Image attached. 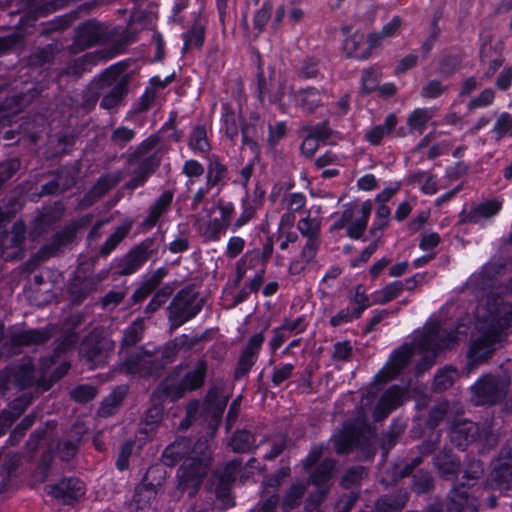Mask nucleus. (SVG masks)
I'll use <instances>...</instances> for the list:
<instances>
[{
  "mask_svg": "<svg viewBox=\"0 0 512 512\" xmlns=\"http://www.w3.org/2000/svg\"><path fill=\"white\" fill-rule=\"evenodd\" d=\"M460 333L459 329L448 332L445 322L431 317L419 337H416L412 343L404 344L390 355L386 364L374 376V383L381 384L395 378L416 353L421 355L417 371L422 372L430 368L439 353L449 349L458 340Z\"/></svg>",
  "mask_w": 512,
  "mask_h": 512,
  "instance_id": "1",
  "label": "nucleus"
},
{
  "mask_svg": "<svg viewBox=\"0 0 512 512\" xmlns=\"http://www.w3.org/2000/svg\"><path fill=\"white\" fill-rule=\"evenodd\" d=\"M512 326V304L495 292H490L475 310V333L467 353V376L479 364L489 359Z\"/></svg>",
  "mask_w": 512,
  "mask_h": 512,
  "instance_id": "2",
  "label": "nucleus"
},
{
  "mask_svg": "<svg viewBox=\"0 0 512 512\" xmlns=\"http://www.w3.org/2000/svg\"><path fill=\"white\" fill-rule=\"evenodd\" d=\"M74 342L73 335L67 336L62 343L63 347L59 346L52 358L42 360L37 371L32 369L31 363L27 359L23 360L20 365L9 368L0 375V387L8 389L10 385H13L18 389H24L35 383L37 387L48 390L54 381L64 376L69 370V364L61 359L59 352Z\"/></svg>",
  "mask_w": 512,
  "mask_h": 512,
  "instance_id": "3",
  "label": "nucleus"
},
{
  "mask_svg": "<svg viewBox=\"0 0 512 512\" xmlns=\"http://www.w3.org/2000/svg\"><path fill=\"white\" fill-rule=\"evenodd\" d=\"M182 378L177 383H171V379H167L163 384L164 393L172 398H178L187 391H193L200 388L205 380L207 372V363L203 359H199L185 366Z\"/></svg>",
  "mask_w": 512,
  "mask_h": 512,
  "instance_id": "4",
  "label": "nucleus"
},
{
  "mask_svg": "<svg viewBox=\"0 0 512 512\" xmlns=\"http://www.w3.org/2000/svg\"><path fill=\"white\" fill-rule=\"evenodd\" d=\"M509 385L510 379L507 376H483L471 387V399L476 405L493 404L506 393Z\"/></svg>",
  "mask_w": 512,
  "mask_h": 512,
  "instance_id": "5",
  "label": "nucleus"
},
{
  "mask_svg": "<svg viewBox=\"0 0 512 512\" xmlns=\"http://www.w3.org/2000/svg\"><path fill=\"white\" fill-rule=\"evenodd\" d=\"M371 434L370 427L365 420H358L355 426H345L344 429L332 436L331 442L337 453H345L353 446L362 444L369 440Z\"/></svg>",
  "mask_w": 512,
  "mask_h": 512,
  "instance_id": "6",
  "label": "nucleus"
},
{
  "mask_svg": "<svg viewBox=\"0 0 512 512\" xmlns=\"http://www.w3.org/2000/svg\"><path fill=\"white\" fill-rule=\"evenodd\" d=\"M113 349L114 343L110 339L92 333L83 342L81 352L91 368H96L107 362Z\"/></svg>",
  "mask_w": 512,
  "mask_h": 512,
  "instance_id": "7",
  "label": "nucleus"
},
{
  "mask_svg": "<svg viewBox=\"0 0 512 512\" xmlns=\"http://www.w3.org/2000/svg\"><path fill=\"white\" fill-rule=\"evenodd\" d=\"M207 457L201 459L191 458L187 460L179 469V488L182 491L188 490L189 495L193 496L199 486L202 478L206 475L208 470Z\"/></svg>",
  "mask_w": 512,
  "mask_h": 512,
  "instance_id": "8",
  "label": "nucleus"
},
{
  "mask_svg": "<svg viewBox=\"0 0 512 512\" xmlns=\"http://www.w3.org/2000/svg\"><path fill=\"white\" fill-rule=\"evenodd\" d=\"M373 210L371 200H366L359 207H347L344 210V221L347 223V235L352 239H360L367 228Z\"/></svg>",
  "mask_w": 512,
  "mask_h": 512,
  "instance_id": "9",
  "label": "nucleus"
},
{
  "mask_svg": "<svg viewBox=\"0 0 512 512\" xmlns=\"http://www.w3.org/2000/svg\"><path fill=\"white\" fill-rule=\"evenodd\" d=\"M490 432L471 421H459L455 423L450 432L451 442L459 448H463L476 440L489 442Z\"/></svg>",
  "mask_w": 512,
  "mask_h": 512,
  "instance_id": "10",
  "label": "nucleus"
},
{
  "mask_svg": "<svg viewBox=\"0 0 512 512\" xmlns=\"http://www.w3.org/2000/svg\"><path fill=\"white\" fill-rule=\"evenodd\" d=\"M51 336L50 329L48 330H23L20 328H13L4 332V326L0 323V340L6 338L5 346H12L18 348L21 346H28L33 344H41L48 340Z\"/></svg>",
  "mask_w": 512,
  "mask_h": 512,
  "instance_id": "11",
  "label": "nucleus"
},
{
  "mask_svg": "<svg viewBox=\"0 0 512 512\" xmlns=\"http://www.w3.org/2000/svg\"><path fill=\"white\" fill-rule=\"evenodd\" d=\"M201 307L195 304V298L189 292H180L169 307V318L173 325L180 326L195 317Z\"/></svg>",
  "mask_w": 512,
  "mask_h": 512,
  "instance_id": "12",
  "label": "nucleus"
},
{
  "mask_svg": "<svg viewBox=\"0 0 512 512\" xmlns=\"http://www.w3.org/2000/svg\"><path fill=\"white\" fill-rule=\"evenodd\" d=\"M47 493L64 504H72L85 494V487L79 479L68 478L48 486Z\"/></svg>",
  "mask_w": 512,
  "mask_h": 512,
  "instance_id": "13",
  "label": "nucleus"
},
{
  "mask_svg": "<svg viewBox=\"0 0 512 512\" xmlns=\"http://www.w3.org/2000/svg\"><path fill=\"white\" fill-rule=\"evenodd\" d=\"M154 359V355L140 349L121 364V370L131 375L151 374L154 371Z\"/></svg>",
  "mask_w": 512,
  "mask_h": 512,
  "instance_id": "14",
  "label": "nucleus"
},
{
  "mask_svg": "<svg viewBox=\"0 0 512 512\" xmlns=\"http://www.w3.org/2000/svg\"><path fill=\"white\" fill-rule=\"evenodd\" d=\"M25 237V225L22 222H16L13 226L11 235L0 234V245L3 247L2 255L7 259L19 258L22 255L21 244Z\"/></svg>",
  "mask_w": 512,
  "mask_h": 512,
  "instance_id": "15",
  "label": "nucleus"
},
{
  "mask_svg": "<svg viewBox=\"0 0 512 512\" xmlns=\"http://www.w3.org/2000/svg\"><path fill=\"white\" fill-rule=\"evenodd\" d=\"M405 391L392 386L385 391L377 402L374 410L375 420H382L405 400Z\"/></svg>",
  "mask_w": 512,
  "mask_h": 512,
  "instance_id": "16",
  "label": "nucleus"
},
{
  "mask_svg": "<svg viewBox=\"0 0 512 512\" xmlns=\"http://www.w3.org/2000/svg\"><path fill=\"white\" fill-rule=\"evenodd\" d=\"M491 479L499 488H509L512 484V450L503 449L497 464L491 472Z\"/></svg>",
  "mask_w": 512,
  "mask_h": 512,
  "instance_id": "17",
  "label": "nucleus"
},
{
  "mask_svg": "<svg viewBox=\"0 0 512 512\" xmlns=\"http://www.w3.org/2000/svg\"><path fill=\"white\" fill-rule=\"evenodd\" d=\"M319 248V239H307L300 255L289 265L291 275H300L314 261Z\"/></svg>",
  "mask_w": 512,
  "mask_h": 512,
  "instance_id": "18",
  "label": "nucleus"
},
{
  "mask_svg": "<svg viewBox=\"0 0 512 512\" xmlns=\"http://www.w3.org/2000/svg\"><path fill=\"white\" fill-rule=\"evenodd\" d=\"M450 512H477V500L464 487H454L449 494Z\"/></svg>",
  "mask_w": 512,
  "mask_h": 512,
  "instance_id": "19",
  "label": "nucleus"
},
{
  "mask_svg": "<svg viewBox=\"0 0 512 512\" xmlns=\"http://www.w3.org/2000/svg\"><path fill=\"white\" fill-rule=\"evenodd\" d=\"M217 209L220 216L214 218L208 225V232L211 236H216L223 229L229 227L235 210L232 202L223 200L217 202Z\"/></svg>",
  "mask_w": 512,
  "mask_h": 512,
  "instance_id": "20",
  "label": "nucleus"
},
{
  "mask_svg": "<svg viewBox=\"0 0 512 512\" xmlns=\"http://www.w3.org/2000/svg\"><path fill=\"white\" fill-rule=\"evenodd\" d=\"M398 124V119L394 113L388 114L383 124L376 125L367 130L365 140L371 145H379L382 140L390 135Z\"/></svg>",
  "mask_w": 512,
  "mask_h": 512,
  "instance_id": "21",
  "label": "nucleus"
},
{
  "mask_svg": "<svg viewBox=\"0 0 512 512\" xmlns=\"http://www.w3.org/2000/svg\"><path fill=\"white\" fill-rule=\"evenodd\" d=\"M261 266L266 269L261 263V258L258 257L257 250L247 251L236 264V284L242 281L249 270L255 273L259 271Z\"/></svg>",
  "mask_w": 512,
  "mask_h": 512,
  "instance_id": "22",
  "label": "nucleus"
},
{
  "mask_svg": "<svg viewBox=\"0 0 512 512\" xmlns=\"http://www.w3.org/2000/svg\"><path fill=\"white\" fill-rule=\"evenodd\" d=\"M222 129L229 139H234L242 130L245 139V130L242 127L240 116L232 111L228 104L222 105Z\"/></svg>",
  "mask_w": 512,
  "mask_h": 512,
  "instance_id": "23",
  "label": "nucleus"
},
{
  "mask_svg": "<svg viewBox=\"0 0 512 512\" xmlns=\"http://www.w3.org/2000/svg\"><path fill=\"white\" fill-rule=\"evenodd\" d=\"M30 403V398L17 399L10 405V410L0 414V436L3 435L13 421L25 410Z\"/></svg>",
  "mask_w": 512,
  "mask_h": 512,
  "instance_id": "24",
  "label": "nucleus"
},
{
  "mask_svg": "<svg viewBox=\"0 0 512 512\" xmlns=\"http://www.w3.org/2000/svg\"><path fill=\"white\" fill-rule=\"evenodd\" d=\"M502 207V202L497 199L484 201L475 206L470 213V220L479 222L481 219H487L496 215Z\"/></svg>",
  "mask_w": 512,
  "mask_h": 512,
  "instance_id": "25",
  "label": "nucleus"
},
{
  "mask_svg": "<svg viewBox=\"0 0 512 512\" xmlns=\"http://www.w3.org/2000/svg\"><path fill=\"white\" fill-rule=\"evenodd\" d=\"M297 95L293 94L290 85L280 83L278 89L271 96L270 102L278 106L282 111H287L292 105H296Z\"/></svg>",
  "mask_w": 512,
  "mask_h": 512,
  "instance_id": "26",
  "label": "nucleus"
},
{
  "mask_svg": "<svg viewBox=\"0 0 512 512\" xmlns=\"http://www.w3.org/2000/svg\"><path fill=\"white\" fill-rule=\"evenodd\" d=\"M173 195L171 192L166 191L161 194L159 199L156 201V203L153 205L149 215L145 219L143 225L146 228L153 227L158 219L162 216V214L166 211V209L169 207L171 201H172Z\"/></svg>",
  "mask_w": 512,
  "mask_h": 512,
  "instance_id": "27",
  "label": "nucleus"
},
{
  "mask_svg": "<svg viewBox=\"0 0 512 512\" xmlns=\"http://www.w3.org/2000/svg\"><path fill=\"white\" fill-rule=\"evenodd\" d=\"M433 116L434 110L432 108H416L409 115L407 125L411 130L423 133Z\"/></svg>",
  "mask_w": 512,
  "mask_h": 512,
  "instance_id": "28",
  "label": "nucleus"
},
{
  "mask_svg": "<svg viewBox=\"0 0 512 512\" xmlns=\"http://www.w3.org/2000/svg\"><path fill=\"white\" fill-rule=\"evenodd\" d=\"M205 23L202 19H196L192 28L183 34L184 50L192 47L199 48L204 42Z\"/></svg>",
  "mask_w": 512,
  "mask_h": 512,
  "instance_id": "29",
  "label": "nucleus"
},
{
  "mask_svg": "<svg viewBox=\"0 0 512 512\" xmlns=\"http://www.w3.org/2000/svg\"><path fill=\"white\" fill-rule=\"evenodd\" d=\"M391 217V210L387 205H379L375 212L373 223L370 227V234L380 239L383 231L388 227Z\"/></svg>",
  "mask_w": 512,
  "mask_h": 512,
  "instance_id": "30",
  "label": "nucleus"
},
{
  "mask_svg": "<svg viewBox=\"0 0 512 512\" xmlns=\"http://www.w3.org/2000/svg\"><path fill=\"white\" fill-rule=\"evenodd\" d=\"M364 36L359 33H354L343 41V49L349 56H354L359 59L369 57V50L362 48Z\"/></svg>",
  "mask_w": 512,
  "mask_h": 512,
  "instance_id": "31",
  "label": "nucleus"
},
{
  "mask_svg": "<svg viewBox=\"0 0 512 512\" xmlns=\"http://www.w3.org/2000/svg\"><path fill=\"white\" fill-rule=\"evenodd\" d=\"M328 137V130L324 126L316 127L302 142L301 151L310 157L318 149V140H325Z\"/></svg>",
  "mask_w": 512,
  "mask_h": 512,
  "instance_id": "32",
  "label": "nucleus"
},
{
  "mask_svg": "<svg viewBox=\"0 0 512 512\" xmlns=\"http://www.w3.org/2000/svg\"><path fill=\"white\" fill-rule=\"evenodd\" d=\"M321 94L315 88H307L299 91L296 105H300L306 111H313L321 103Z\"/></svg>",
  "mask_w": 512,
  "mask_h": 512,
  "instance_id": "33",
  "label": "nucleus"
},
{
  "mask_svg": "<svg viewBox=\"0 0 512 512\" xmlns=\"http://www.w3.org/2000/svg\"><path fill=\"white\" fill-rule=\"evenodd\" d=\"M146 259L147 254L144 250H134L123 259L120 272L125 275L132 274L144 264Z\"/></svg>",
  "mask_w": 512,
  "mask_h": 512,
  "instance_id": "34",
  "label": "nucleus"
},
{
  "mask_svg": "<svg viewBox=\"0 0 512 512\" xmlns=\"http://www.w3.org/2000/svg\"><path fill=\"white\" fill-rule=\"evenodd\" d=\"M126 392L127 389L125 387H119L112 391L111 394L103 400L99 408V415L103 417L110 416L124 399Z\"/></svg>",
  "mask_w": 512,
  "mask_h": 512,
  "instance_id": "35",
  "label": "nucleus"
},
{
  "mask_svg": "<svg viewBox=\"0 0 512 512\" xmlns=\"http://www.w3.org/2000/svg\"><path fill=\"white\" fill-rule=\"evenodd\" d=\"M157 489L154 484L146 483V479L140 483L135 489L134 500L138 507L144 508L146 505H150L155 499Z\"/></svg>",
  "mask_w": 512,
  "mask_h": 512,
  "instance_id": "36",
  "label": "nucleus"
},
{
  "mask_svg": "<svg viewBox=\"0 0 512 512\" xmlns=\"http://www.w3.org/2000/svg\"><path fill=\"white\" fill-rule=\"evenodd\" d=\"M435 465L442 476L447 479L452 478L459 468L458 462L448 453L437 455L435 458Z\"/></svg>",
  "mask_w": 512,
  "mask_h": 512,
  "instance_id": "37",
  "label": "nucleus"
},
{
  "mask_svg": "<svg viewBox=\"0 0 512 512\" xmlns=\"http://www.w3.org/2000/svg\"><path fill=\"white\" fill-rule=\"evenodd\" d=\"M334 469V462L332 460H325L311 476L312 482L321 488L331 477ZM325 491L320 489L321 500L324 497Z\"/></svg>",
  "mask_w": 512,
  "mask_h": 512,
  "instance_id": "38",
  "label": "nucleus"
},
{
  "mask_svg": "<svg viewBox=\"0 0 512 512\" xmlns=\"http://www.w3.org/2000/svg\"><path fill=\"white\" fill-rule=\"evenodd\" d=\"M320 219L306 216L298 222L297 228L307 239H319Z\"/></svg>",
  "mask_w": 512,
  "mask_h": 512,
  "instance_id": "39",
  "label": "nucleus"
},
{
  "mask_svg": "<svg viewBox=\"0 0 512 512\" xmlns=\"http://www.w3.org/2000/svg\"><path fill=\"white\" fill-rule=\"evenodd\" d=\"M226 175V168L216 158H210L207 168L206 182L208 186H217Z\"/></svg>",
  "mask_w": 512,
  "mask_h": 512,
  "instance_id": "40",
  "label": "nucleus"
},
{
  "mask_svg": "<svg viewBox=\"0 0 512 512\" xmlns=\"http://www.w3.org/2000/svg\"><path fill=\"white\" fill-rule=\"evenodd\" d=\"M189 146L195 153L207 152L210 148L206 129L202 126H197L190 137Z\"/></svg>",
  "mask_w": 512,
  "mask_h": 512,
  "instance_id": "41",
  "label": "nucleus"
},
{
  "mask_svg": "<svg viewBox=\"0 0 512 512\" xmlns=\"http://www.w3.org/2000/svg\"><path fill=\"white\" fill-rule=\"evenodd\" d=\"M493 133L497 139L512 137V114L502 112L495 121Z\"/></svg>",
  "mask_w": 512,
  "mask_h": 512,
  "instance_id": "42",
  "label": "nucleus"
},
{
  "mask_svg": "<svg viewBox=\"0 0 512 512\" xmlns=\"http://www.w3.org/2000/svg\"><path fill=\"white\" fill-rule=\"evenodd\" d=\"M183 174L188 178L187 187L190 189L191 185L195 183L200 177L203 176L205 170L202 164L196 160H187L182 169Z\"/></svg>",
  "mask_w": 512,
  "mask_h": 512,
  "instance_id": "43",
  "label": "nucleus"
},
{
  "mask_svg": "<svg viewBox=\"0 0 512 512\" xmlns=\"http://www.w3.org/2000/svg\"><path fill=\"white\" fill-rule=\"evenodd\" d=\"M123 95L124 86L121 83H117L112 90L103 97L100 105L107 110L117 108L122 102Z\"/></svg>",
  "mask_w": 512,
  "mask_h": 512,
  "instance_id": "44",
  "label": "nucleus"
},
{
  "mask_svg": "<svg viewBox=\"0 0 512 512\" xmlns=\"http://www.w3.org/2000/svg\"><path fill=\"white\" fill-rule=\"evenodd\" d=\"M130 228L131 223L129 222H125L120 225L102 246L101 253L105 255L110 253L116 247V245L127 235Z\"/></svg>",
  "mask_w": 512,
  "mask_h": 512,
  "instance_id": "45",
  "label": "nucleus"
},
{
  "mask_svg": "<svg viewBox=\"0 0 512 512\" xmlns=\"http://www.w3.org/2000/svg\"><path fill=\"white\" fill-rule=\"evenodd\" d=\"M143 330V321L141 319L134 321L124 333L122 340L123 347L126 348L136 344L141 339Z\"/></svg>",
  "mask_w": 512,
  "mask_h": 512,
  "instance_id": "46",
  "label": "nucleus"
},
{
  "mask_svg": "<svg viewBox=\"0 0 512 512\" xmlns=\"http://www.w3.org/2000/svg\"><path fill=\"white\" fill-rule=\"evenodd\" d=\"M230 446L237 452L249 450L253 446V436L248 431H238L233 435Z\"/></svg>",
  "mask_w": 512,
  "mask_h": 512,
  "instance_id": "47",
  "label": "nucleus"
},
{
  "mask_svg": "<svg viewBox=\"0 0 512 512\" xmlns=\"http://www.w3.org/2000/svg\"><path fill=\"white\" fill-rule=\"evenodd\" d=\"M100 37L99 26L96 23L88 22L79 29V41L92 45L97 42Z\"/></svg>",
  "mask_w": 512,
  "mask_h": 512,
  "instance_id": "48",
  "label": "nucleus"
},
{
  "mask_svg": "<svg viewBox=\"0 0 512 512\" xmlns=\"http://www.w3.org/2000/svg\"><path fill=\"white\" fill-rule=\"evenodd\" d=\"M457 371L451 367L440 370L434 378V386L438 390H445L452 386L456 379Z\"/></svg>",
  "mask_w": 512,
  "mask_h": 512,
  "instance_id": "49",
  "label": "nucleus"
},
{
  "mask_svg": "<svg viewBox=\"0 0 512 512\" xmlns=\"http://www.w3.org/2000/svg\"><path fill=\"white\" fill-rule=\"evenodd\" d=\"M401 291L402 284L400 282H393L377 292L374 301L379 303H386L397 297Z\"/></svg>",
  "mask_w": 512,
  "mask_h": 512,
  "instance_id": "50",
  "label": "nucleus"
},
{
  "mask_svg": "<svg viewBox=\"0 0 512 512\" xmlns=\"http://www.w3.org/2000/svg\"><path fill=\"white\" fill-rule=\"evenodd\" d=\"M227 403V397L224 395L218 396L217 389H211L206 397V405L209 409H215L217 416H219Z\"/></svg>",
  "mask_w": 512,
  "mask_h": 512,
  "instance_id": "51",
  "label": "nucleus"
},
{
  "mask_svg": "<svg viewBox=\"0 0 512 512\" xmlns=\"http://www.w3.org/2000/svg\"><path fill=\"white\" fill-rule=\"evenodd\" d=\"M446 90V86L438 80H431L423 86L421 96L425 99H435L441 96Z\"/></svg>",
  "mask_w": 512,
  "mask_h": 512,
  "instance_id": "52",
  "label": "nucleus"
},
{
  "mask_svg": "<svg viewBox=\"0 0 512 512\" xmlns=\"http://www.w3.org/2000/svg\"><path fill=\"white\" fill-rule=\"evenodd\" d=\"M352 303L356 305L354 310V315L356 317H360L363 311L369 307L370 302L368 297L365 295L363 287L357 286L355 289L354 296L352 298Z\"/></svg>",
  "mask_w": 512,
  "mask_h": 512,
  "instance_id": "53",
  "label": "nucleus"
},
{
  "mask_svg": "<svg viewBox=\"0 0 512 512\" xmlns=\"http://www.w3.org/2000/svg\"><path fill=\"white\" fill-rule=\"evenodd\" d=\"M184 346V340L176 338L175 340L168 342L162 349L161 355L166 363L175 360L180 349Z\"/></svg>",
  "mask_w": 512,
  "mask_h": 512,
  "instance_id": "54",
  "label": "nucleus"
},
{
  "mask_svg": "<svg viewBox=\"0 0 512 512\" xmlns=\"http://www.w3.org/2000/svg\"><path fill=\"white\" fill-rule=\"evenodd\" d=\"M380 72L377 69H369L363 72L362 88L365 92L374 91L379 83Z\"/></svg>",
  "mask_w": 512,
  "mask_h": 512,
  "instance_id": "55",
  "label": "nucleus"
},
{
  "mask_svg": "<svg viewBox=\"0 0 512 512\" xmlns=\"http://www.w3.org/2000/svg\"><path fill=\"white\" fill-rule=\"evenodd\" d=\"M96 394V389L90 385H80L71 392L72 398L78 402L90 401L96 396Z\"/></svg>",
  "mask_w": 512,
  "mask_h": 512,
  "instance_id": "56",
  "label": "nucleus"
},
{
  "mask_svg": "<svg viewBox=\"0 0 512 512\" xmlns=\"http://www.w3.org/2000/svg\"><path fill=\"white\" fill-rule=\"evenodd\" d=\"M494 97L495 94L492 89H485L478 97L470 101L468 107L470 109L487 107L493 102Z\"/></svg>",
  "mask_w": 512,
  "mask_h": 512,
  "instance_id": "57",
  "label": "nucleus"
},
{
  "mask_svg": "<svg viewBox=\"0 0 512 512\" xmlns=\"http://www.w3.org/2000/svg\"><path fill=\"white\" fill-rule=\"evenodd\" d=\"M245 247V240L239 236L231 237L227 243L225 254L233 259L237 257Z\"/></svg>",
  "mask_w": 512,
  "mask_h": 512,
  "instance_id": "58",
  "label": "nucleus"
},
{
  "mask_svg": "<svg viewBox=\"0 0 512 512\" xmlns=\"http://www.w3.org/2000/svg\"><path fill=\"white\" fill-rule=\"evenodd\" d=\"M182 446L181 442H175L168 446L163 453V461L166 465L172 466L174 465L178 459L181 458L180 448Z\"/></svg>",
  "mask_w": 512,
  "mask_h": 512,
  "instance_id": "59",
  "label": "nucleus"
},
{
  "mask_svg": "<svg viewBox=\"0 0 512 512\" xmlns=\"http://www.w3.org/2000/svg\"><path fill=\"white\" fill-rule=\"evenodd\" d=\"M343 160L344 158L342 156H338L332 151H327L316 159L315 165L318 168H324L328 165L340 166L343 164Z\"/></svg>",
  "mask_w": 512,
  "mask_h": 512,
  "instance_id": "60",
  "label": "nucleus"
},
{
  "mask_svg": "<svg viewBox=\"0 0 512 512\" xmlns=\"http://www.w3.org/2000/svg\"><path fill=\"white\" fill-rule=\"evenodd\" d=\"M304 485L303 484H295L291 487L290 491L288 492L287 496L284 499V506L285 508H292L294 507L301 496L304 493Z\"/></svg>",
  "mask_w": 512,
  "mask_h": 512,
  "instance_id": "61",
  "label": "nucleus"
},
{
  "mask_svg": "<svg viewBox=\"0 0 512 512\" xmlns=\"http://www.w3.org/2000/svg\"><path fill=\"white\" fill-rule=\"evenodd\" d=\"M285 203L289 211L297 212L305 206L306 199L301 193H292L286 197Z\"/></svg>",
  "mask_w": 512,
  "mask_h": 512,
  "instance_id": "62",
  "label": "nucleus"
},
{
  "mask_svg": "<svg viewBox=\"0 0 512 512\" xmlns=\"http://www.w3.org/2000/svg\"><path fill=\"white\" fill-rule=\"evenodd\" d=\"M170 287H165L161 291L157 292L155 296L152 298L150 303L147 306V310L149 312L156 311L159 307L162 306L168 299L169 295L171 294Z\"/></svg>",
  "mask_w": 512,
  "mask_h": 512,
  "instance_id": "63",
  "label": "nucleus"
},
{
  "mask_svg": "<svg viewBox=\"0 0 512 512\" xmlns=\"http://www.w3.org/2000/svg\"><path fill=\"white\" fill-rule=\"evenodd\" d=\"M357 318L358 317H356L354 315V310L353 309L350 310L349 308H344V309L340 310L336 315H334L330 319V324L333 327H337V326H340L342 324L350 322L352 319H357Z\"/></svg>",
  "mask_w": 512,
  "mask_h": 512,
  "instance_id": "64",
  "label": "nucleus"
}]
</instances>
